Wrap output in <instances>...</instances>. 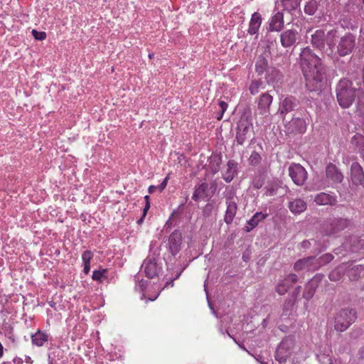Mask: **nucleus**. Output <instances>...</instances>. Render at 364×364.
<instances>
[{
	"instance_id": "f257e3e1",
	"label": "nucleus",
	"mask_w": 364,
	"mask_h": 364,
	"mask_svg": "<svg viewBox=\"0 0 364 364\" xmlns=\"http://www.w3.org/2000/svg\"><path fill=\"white\" fill-rule=\"evenodd\" d=\"M299 64L310 92L320 91L325 85L326 67L322 60L309 46L304 48L299 55Z\"/></svg>"
},
{
	"instance_id": "f03ea898",
	"label": "nucleus",
	"mask_w": 364,
	"mask_h": 364,
	"mask_svg": "<svg viewBox=\"0 0 364 364\" xmlns=\"http://www.w3.org/2000/svg\"><path fill=\"white\" fill-rule=\"evenodd\" d=\"M338 38V31L336 28H333L326 33L323 29H317L311 35L310 43L314 48L330 57L334 53Z\"/></svg>"
},
{
	"instance_id": "7ed1b4c3",
	"label": "nucleus",
	"mask_w": 364,
	"mask_h": 364,
	"mask_svg": "<svg viewBox=\"0 0 364 364\" xmlns=\"http://www.w3.org/2000/svg\"><path fill=\"white\" fill-rule=\"evenodd\" d=\"M356 89L348 80L342 79L336 86V97L339 105L343 108L349 107L355 100Z\"/></svg>"
},
{
	"instance_id": "20e7f679",
	"label": "nucleus",
	"mask_w": 364,
	"mask_h": 364,
	"mask_svg": "<svg viewBox=\"0 0 364 364\" xmlns=\"http://www.w3.org/2000/svg\"><path fill=\"white\" fill-rule=\"evenodd\" d=\"M160 251L158 248L154 249L150 246V252L144 260L141 269L148 278L153 279L158 277L162 272L161 263L159 262Z\"/></svg>"
},
{
	"instance_id": "39448f33",
	"label": "nucleus",
	"mask_w": 364,
	"mask_h": 364,
	"mask_svg": "<svg viewBox=\"0 0 364 364\" xmlns=\"http://www.w3.org/2000/svg\"><path fill=\"white\" fill-rule=\"evenodd\" d=\"M356 318L357 311L355 309H342L335 317L334 328L337 331L343 332L355 321Z\"/></svg>"
},
{
	"instance_id": "423d86ee",
	"label": "nucleus",
	"mask_w": 364,
	"mask_h": 364,
	"mask_svg": "<svg viewBox=\"0 0 364 364\" xmlns=\"http://www.w3.org/2000/svg\"><path fill=\"white\" fill-rule=\"evenodd\" d=\"M253 130L252 119L248 116L242 115L237 124L235 141L237 145H243L245 141L250 136Z\"/></svg>"
},
{
	"instance_id": "0eeeda50",
	"label": "nucleus",
	"mask_w": 364,
	"mask_h": 364,
	"mask_svg": "<svg viewBox=\"0 0 364 364\" xmlns=\"http://www.w3.org/2000/svg\"><path fill=\"white\" fill-rule=\"evenodd\" d=\"M364 249V237L353 235L347 237L341 247L334 250L336 255L343 253H356Z\"/></svg>"
},
{
	"instance_id": "6e6552de",
	"label": "nucleus",
	"mask_w": 364,
	"mask_h": 364,
	"mask_svg": "<svg viewBox=\"0 0 364 364\" xmlns=\"http://www.w3.org/2000/svg\"><path fill=\"white\" fill-rule=\"evenodd\" d=\"M294 338L291 336L285 337L279 344L275 352V359L279 363H285L291 355L294 347Z\"/></svg>"
},
{
	"instance_id": "1a4fd4ad",
	"label": "nucleus",
	"mask_w": 364,
	"mask_h": 364,
	"mask_svg": "<svg viewBox=\"0 0 364 364\" xmlns=\"http://www.w3.org/2000/svg\"><path fill=\"white\" fill-rule=\"evenodd\" d=\"M356 46V37L348 32L340 38L336 46V52L341 57H344L353 53Z\"/></svg>"
},
{
	"instance_id": "9d476101",
	"label": "nucleus",
	"mask_w": 364,
	"mask_h": 364,
	"mask_svg": "<svg viewBox=\"0 0 364 364\" xmlns=\"http://www.w3.org/2000/svg\"><path fill=\"white\" fill-rule=\"evenodd\" d=\"M350 220L347 218H338L329 219L324 226L326 235H331L345 230L349 225Z\"/></svg>"
},
{
	"instance_id": "9b49d317",
	"label": "nucleus",
	"mask_w": 364,
	"mask_h": 364,
	"mask_svg": "<svg viewBox=\"0 0 364 364\" xmlns=\"http://www.w3.org/2000/svg\"><path fill=\"white\" fill-rule=\"evenodd\" d=\"M289 175L297 186H303L308 178L306 170L299 164H292L288 168Z\"/></svg>"
},
{
	"instance_id": "f8f14e48",
	"label": "nucleus",
	"mask_w": 364,
	"mask_h": 364,
	"mask_svg": "<svg viewBox=\"0 0 364 364\" xmlns=\"http://www.w3.org/2000/svg\"><path fill=\"white\" fill-rule=\"evenodd\" d=\"M294 269L296 272L304 270L307 272H314L318 269L316 257L310 256L299 259L294 263Z\"/></svg>"
},
{
	"instance_id": "ddd939ff",
	"label": "nucleus",
	"mask_w": 364,
	"mask_h": 364,
	"mask_svg": "<svg viewBox=\"0 0 364 364\" xmlns=\"http://www.w3.org/2000/svg\"><path fill=\"white\" fill-rule=\"evenodd\" d=\"M272 101L273 97L269 92L262 94L257 101L256 112L260 115L268 116Z\"/></svg>"
},
{
	"instance_id": "4468645a",
	"label": "nucleus",
	"mask_w": 364,
	"mask_h": 364,
	"mask_svg": "<svg viewBox=\"0 0 364 364\" xmlns=\"http://www.w3.org/2000/svg\"><path fill=\"white\" fill-rule=\"evenodd\" d=\"M299 35L296 29H287L280 34V41L282 46L285 48L294 46L299 40Z\"/></svg>"
},
{
	"instance_id": "2eb2a0df",
	"label": "nucleus",
	"mask_w": 364,
	"mask_h": 364,
	"mask_svg": "<svg viewBox=\"0 0 364 364\" xmlns=\"http://www.w3.org/2000/svg\"><path fill=\"white\" fill-rule=\"evenodd\" d=\"M225 204L227 205V208L224 216V222L227 225H230L232 223L237 211V204L235 201L233 196H230L226 197Z\"/></svg>"
},
{
	"instance_id": "dca6fc26",
	"label": "nucleus",
	"mask_w": 364,
	"mask_h": 364,
	"mask_svg": "<svg viewBox=\"0 0 364 364\" xmlns=\"http://www.w3.org/2000/svg\"><path fill=\"white\" fill-rule=\"evenodd\" d=\"M286 128L291 133L302 134L306 132V122L304 119L294 116L286 125Z\"/></svg>"
},
{
	"instance_id": "f3484780",
	"label": "nucleus",
	"mask_w": 364,
	"mask_h": 364,
	"mask_svg": "<svg viewBox=\"0 0 364 364\" xmlns=\"http://www.w3.org/2000/svg\"><path fill=\"white\" fill-rule=\"evenodd\" d=\"M350 178L355 186H362L364 188V172L362 166L357 161L350 166Z\"/></svg>"
},
{
	"instance_id": "a211bd4d",
	"label": "nucleus",
	"mask_w": 364,
	"mask_h": 364,
	"mask_svg": "<svg viewBox=\"0 0 364 364\" xmlns=\"http://www.w3.org/2000/svg\"><path fill=\"white\" fill-rule=\"evenodd\" d=\"M298 281V277L295 274H289L284 279L281 281L276 287V291L279 295L285 294L290 287Z\"/></svg>"
},
{
	"instance_id": "6ab92c4d",
	"label": "nucleus",
	"mask_w": 364,
	"mask_h": 364,
	"mask_svg": "<svg viewBox=\"0 0 364 364\" xmlns=\"http://www.w3.org/2000/svg\"><path fill=\"white\" fill-rule=\"evenodd\" d=\"M182 235L179 230H174L168 238L169 250L175 256L181 250Z\"/></svg>"
},
{
	"instance_id": "aec40b11",
	"label": "nucleus",
	"mask_w": 364,
	"mask_h": 364,
	"mask_svg": "<svg viewBox=\"0 0 364 364\" xmlns=\"http://www.w3.org/2000/svg\"><path fill=\"white\" fill-rule=\"evenodd\" d=\"M210 198V196L208 190V183L203 182L198 185L195 186L194 191L192 196V199L195 201L200 200H205Z\"/></svg>"
},
{
	"instance_id": "412c9836",
	"label": "nucleus",
	"mask_w": 364,
	"mask_h": 364,
	"mask_svg": "<svg viewBox=\"0 0 364 364\" xmlns=\"http://www.w3.org/2000/svg\"><path fill=\"white\" fill-rule=\"evenodd\" d=\"M326 178L334 183H340L343 181V175L336 165L330 163L326 168Z\"/></svg>"
},
{
	"instance_id": "4be33fe9",
	"label": "nucleus",
	"mask_w": 364,
	"mask_h": 364,
	"mask_svg": "<svg viewBox=\"0 0 364 364\" xmlns=\"http://www.w3.org/2000/svg\"><path fill=\"white\" fill-rule=\"evenodd\" d=\"M314 201L318 205H335L337 203L336 196L326 193H319L314 196Z\"/></svg>"
},
{
	"instance_id": "5701e85b",
	"label": "nucleus",
	"mask_w": 364,
	"mask_h": 364,
	"mask_svg": "<svg viewBox=\"0 0 364 364\" xmlns=\"http://www.w3.org/2000/svg\"><path fill=\"white\" fill-rule=\"evenodd\" d=\"M297 106V101L292 96H287L282 100L279 105V110L281 114H286L293 111Z\"/></svg>"
},
{
	"instance_id": "b1692460",
	"label": "nucleus",
	"mask_w": 364,
	"mask_h": 364,
	"mask_svg": "<svg viewBox=\"0 0 364 364\" xmlns=\"http://www.w3.org/2000/svg\"><path fill=\"white\" fill-rule=\"evenodd\" d=\"M227 166V170L223 173V178L225 182L230 183L237 174L238 164L234 160H229Z\"/></svg>"
},
{
	"instance_id": "393cba45",
	"label": "nucleus",
	"mask_w": 364,
	"mask_h": 364,
	"mask_svg": "<svg viewBox=\"0 0 364 364\" xmlns=\"http://www.w3.org/2000/svg\"><path fill=\"white\" fill-rule=\"evenodd\" d=\"M267 213L262 212H257L254 215L247 221V225L244 228V230L247 232H251L255 228L260 222L263 221L267 217Z\"/></svg>"
},
{
	"instance_id": "a878e982",
	"label": "nucleus",
	"mask_w": 364,
	"mask_h": 364,
	"mask_svg": "<svg viewBox=\"0 0 364 364\" xmlns=\"http://www.w3.org/2000/svg\"><path fill=\"white\" fill-rule=\"evenodd\" d=\"M284 14L282 11H277L272 17L269 23L271 31H280L284 27Z\"/></svg>"
},
{
	"instance_id": "bb28decb",
	"label": "nucleus",
	"mask_w": 364,
	"mask_h": 364,
	"mask_svg": "<svg viewBox=\"0 0 364 364\" xmlns=\"http://www.w3.org/2000/svg\"><path fill=\"white\" fill-rule=\"evenodd\" d=\"M288 207L294 214H300L304 212L307 207L306 203L300 198H296L289 203Z\"/></svg>"
},
{
	"instance_id": "cd10ccee",
	"label": "nucleus",
	"mask_w": 364,
	"mask_h": 364,
	"mask_svg": "<svg viewBox=\"0 0 364 364\" xmlns=\"http://www.w3.org/2000/svg\"><path fill=\"white\" fill-rule=\"evenodd\" d=\"M262 23V17L261 15L255 12L252 18L250 19V23H249V28L247 30L248 33L250 35H254L257 33L258 30L261 26Z\"/></svg>"
},
{
	"instance_id": "c85d7f7f",
	"label": "nucleus",
	"mask_w": 364,
	"mask_h": 364,
	"mask_svg": "<svg viewBox=\"0 0 364 364\" xmlns=\"http://www.w3.org/2000/svg\"><path fill=\"white\" fill-rule=\"evenodd\" d=\"M48 340V335L41 330H38L35 333L31 335V341L33 345L38 347L43 346Z\"/></svg>"
},
{
	"instance_id": "c756f323",
	"label": "nucleus",
	"mask_w": 364,
	"mask_h": 364,
	"mask_svg": "<svg viewBox=\"0 0 364 364\" xmlns=\"http://www.w3.org/2000/svg\"><path fill=\"white\" fill-rule=\"evenodd\" d=\"M282 78V74L281 72L274 67H270L266 72L265 79L268 83L277 82Z\"/></svg>"
},
{
	"instance_id": "7c9ffc66",
	"label": "nucleus",
	"mask_w": 364,
	"mask_h": 364,
	"mask_svg": "<svg viewBox=\"0 0 364 364\" xmlns=\"http://www.w3.org/2000/svg\"><path fill=\"white\" fill-rule=\"evenodd\" d=\"M346 269L345 264L339 265L328 274V279L332 282L339 281L343 277Z\"/></svg>"
},
{
	"instance_id": "2f4dec72",
	"label": "nucleus",
	"mask_w": 364,
	"mask_h": 364,
	"mask_svg": "<svg viewBox=\"0 0 364 364\" xmlns=\"http://www.w3.org/2000/svg\"><path fill=\"white\" fill-rule=\"evenodd\" d=\"M209 168L213 174L217 173L222 163V156L220 155H214L209 158Z\"/></svg>"
},
{
	"instance_id": "473e14b6",
	"label": "nucleus",
	"mask_w": 364,
	"mask_h": 364,
	"mask_svg": "<svg viewBox=\"0 0 364 364\" xmlns=\"http://www.w3.org/2000/svg\"><path fill=\"white\" fill-rule=\"evenodd\" d=\"M269 68L267 59L262 55L259 56L255 64V70L258 75L266 73Z\"/></svg>"
},
{
	"instance_id": "72a5a7b5",
	"label": "nucleus",
	"mask_w": 364,
	"mask_h": 364,
	"mask_svg": "<svg viewBox=\"0 0 364 364\" xmlns=\"http://www.w3.org/2000/svg\"><path fill=\"white\" fill-rule=\"evenodd\" d=\"M364 272V265H355L349 269L347 274L351 281H357L360 274Z\"/></svg>"
},
{
	"instance_id": "f704fd0d",
	"label": "nucleus",
	"mask_w": 364,
	"mask_h": 364,
	"mask_svg": "<svg viewBox=\"0 0 364 364\" xmlns=\"http://www.w3.org/2000/svg\"><path fill=\"white\" fill-rule=\"evenodd\" d=\"M265 85L264 82L261 79H255L252 80L249 90L252 95H255L259 92L261 90H264Z\"/></svg>"
},
{
	"instance_id": "c9c22d12",
	"label": "nucleus",
	"mask_w": 364,
	"mask_h": 364,
	"mask_svg": "<svg viewBox=\"0 0 364 364\" xmlns=\"http://www.w3.org/2000/svg\"><path fill=\"white\" fill-rule=\"evenodd\" d=\"M284 10L291 12L296 10L300 5V0H281Z\"/></svg>"
},
{
	"instance_id": "e433bc0d",
	"label": "nucleus",
	"mask_w": 364,
	"mask_h": 364,
	"mask_svg": "<svg viewBox=\"0 0 364 364\" xmlns=\"http://www.w3.org/2000/svg\"><path fill=\"white\" fill-rule=\"evenodd\" d=\"M295 304V297H291L284 301L283 306V312L286 316H289L291 314Z\"/></svg>"
},
{
	"instance_id": "4c0bfd02",
	"label": "nucleus",
	"mask_w": 364,
	"mask_h": 364,
	"mask_svg": "<svg viewBox=\"0 0 364 364\" xmlns=\"http://www.w3.org/2000/svg\"><path fill=\"white\" fill-rule=\"evenodd\" d=\"M316 259L318 264V269H319L321 267L326 265L331 262L333 259V256L330 253H326L319 257H316Z\"/></svg>"
},
{
	"instance_id": "58836bf2",
	"label": "nucleus",
	"mask_w": 364,
	"mask_h": 364,
	"mask_svg": "<svg viewBox=\"0 0 364 364\" xmlns=\"http://www.w3.org/2000/svg\"><path fill=\"white\" fill-rule=\"evenodd\" d=\"M107 269H102L100 270H95L92 272V278L95 281L102 282L104 279H107Z\"/></svg>"
},
{
	"instance_id": "ea45409f",
	"label": "nucleus",
	"mask_w": 364,
	"mask_h": 364,
	"mask_svg": "<svg viewBox=\"0 0 364 364\" xmlns=\"http://www.w3.org/2000/svg\"><path fill=\"white\" fill-rule=\"evenodd\" d=\"M318 9L317 3L316 1L312 0L306 3L304 6V12L310 16L314 15Z\"/></svg>"
},
{
	"instance_id": "a19ab883",
	"label": "nucleus",
	"mask_w": 364,
	"mask_h": 364,
	"mask_svg": "<svg viewBox=\"0 0 364 364\" xmlns=\"http://www.w3.org/2000/svg\"><path fill=\"white\" fill-rule=\"evenodd\" d=\"M324 275L322 274H316L312 279H311L308 282L307 285L308 287H312L314 289H317L319 284L323 279Z\"/></svg>"
},
{
	"instance_id": "79ce46f5",
	"label": "nucleus",
	"mask_w": 364,
	"mask_h": 364,
	"mask_svg": "<svg viewBox=\"0 0 364 364\" xmlns=\"http://www.w3.org/2000/svg\"><path fill=\"white\" fill-rule=\"evenodd\" d=\"M248 160L250 165L257 166L262 161V156L257 151H253Z\"/></svg>"
},
{
	"instance_id": "37998d69",
	"label": "nucleus",
	"mask_w": 364,
	"mask_h": 364,
	"mask_svg": "<svg viewBox=\"0 0 364 364\" xmlns=\"http://www.w3.org/2000/svg\"><path fill=\"white\" fill-rule=\"evenodd\" d=\"M316 290V289L313 288L312 287H308L306 284L305 285V289L303 293V297L307 301H309L314 296Z\"/></svg>"
},
{
	"instance_id": "c03bdc74",
	"label": "nucleus",
	"mask_w": 364,
	"mask_h": 364,
	"mask_svg": "<svg viewBox=\"0 0 364 364\" xmlns=\"http://www.w3.org/2000/svg\"><path fill=\"white\" fill-rule=\"evenodd\" d=\"M93 257V253L90 250H86L82 254L83 264H90V260Z\"/></svg>"
},
{
	"instance_id": "a18cd8bd",
	"label": "nucleus",
	"mask_w": 364,
	"mask_h": 364,
	"mask_svg": "<svg viewBox=\"0 0 364 364\" xmlns=\"http://www.w3.org/2000/svg\"><path fill=\"white\" fill-rule=\"evenodd\" d=\"M32 35L36 40L43 41L46 38V33L44 31H38L35 29L32 30Z\"/></svg>"
},
{
	"instance_id": "49530a36",
	"label": "nucleus",
	"mask_w": 364,
	"mask_h": 364,
	"mask_svg": "<svg viewBox=\"0 0 364 364\" xmlns=\"http://www.w3.org/2000/svg\"><path fill=\"white\" fill-rule=\"evenodd\" d=\"M218 189V183L216 180H213L210 181V183H208V190L210 196V198L215 193L216 191Z\"/></svg>"
},
{
	"instance_id": "de8ad7c7",
	"label": "nucleus",
	"mask_w": 364,
	"mask_h": 364,
	"mask_svg": "<svg viewBox=\"0 0 364 364\" xmlns=\"http://www.w3.org/2000/svg\"><path fill=\"white\" fill-rule=\"evenodd\" d=\"M213 210V205L211 203H207L203 210V215L205 218L209 217Z\"/></svg>"
},
{
	"instance_id": "09e8293b",
	"label": "nucleus",
	"mask_w": 364,
	"mask_h": 364,
	"mask_svg": "<svg viewBox=\"0 0 364 364\" xmlns=\"http://www.w3.org/2000/svg\"><path fill=\"white\" fill-rule=\"evenodd\" d=\"M218 105L221 109V114L220 116L218 117V119H220L223 117V113L225 112V110L227 109L228 105V103L225 102V101H222V100H220L219 102H218Z\"/></svg>"
},
{
	"instance_id": "8fccbe9b",
	"label": "nucleus",
	"mask_w": 364,
	"mask_h": 364,
	"mask_svg": "<svg viewBox=\"0 0 364 364\" xmlns=\"http://www.w3.org/2000/svg\"><path fill=\"white\" fill-rule=\"evenodd\" d=\"M168 176H166L164 181L161 183L160 185L158 186L159 191L162 192L166 187L168 181Z\"/></svg>"
},
{
	"instance_id": "3c124183",
	"label": "nucleus",
	"mask_w": 364,
	"mask_h": 364,
	"mask_svg": "<svg viewBox=\"0 0 364 364\" xmlns=\"http://www.w3.org/2000/svg\"><path fill=\"white\" fill-rule=\"evenodd\" d=\"M265 189H266L265 194L267 196H273L276 194V189L273 186H271L269 188L266 187Z\"/></svg>"
},
{
	"instance_id": "603ef678",
	"label": "nucleus",
	"mask_w": 364,
	"mask_h": 364,
	"mask_svg": "<svg viewBox=\"0 0 364 364\" xmlns=\"http://www.w3.org/2000/svg\"><path fill=\"white\" fill-rule=\"evenodd\" d=\"M264 182L262 180H257L253 182L252 186L255 189H259L262 187Z\"/></svg>"
},
{
	"instance_id": "864d4df0",
	"label": "nucleus",
	"mask_w": 364,
	"mask_h": 364,
	"mask_svg": "<svg viewBox=\"0 0 364 364\" xmlns=\"http://www.w3.org/2000/svg\"><path fill=\"white\" fill-rule=\"evenodd\" d=\"M180 275H181V273H178V274L176 276V277H175L174 279H171L170 281H167V282H166L165 287H164V288L167 287H168L169 285H170L171 287H173V285H174V282H173V281H174L175 279H178V278L179 277V276H180Z\"/></svg>"
},
{
	"instance_id": "5fc2aeb1",
	"label": "nucleus",
	"mask_w": 364,
	"mask_h": 364,
	"mask_svg": "<svg viewBox=\"0 0 364 364\" xmlns=\"http://www.w3.org/2000/svg\"><path fill=\"white\" fill-rule=\"evenodd\" d=\"M301 289V286H297L295 288L294 291H293L291 297H295V299L296 300V297L299 294Z\"/></svg>"
},
{
	"instance_id": "6e6d98bb",
	"label": "nucleus",
	"mask_w": 364,
	"mask_h": 364,
	"mask_svg": "<svg viewBox=\"0 0 364 364\" xmlns=\"http://www.w3.org/2000/svg\"><path fill=\"white\" fill-rule=\"evenodd\" d=\"M301 246L302 248L304 249H308L311 246V242L310 240H304L301 243Z\"/></svg>"
},
{
	"instance_id": "4d7b16f0",
	"label": "nucleus",
	"mask_w": 364,
	"mask_h": 364,
	"mask_svg": "<svg viewBox=\"0 0 364 364\" xmlns=\"http://www.w3.org/2000/svg\"><path fill=\"white\" fill-rule=\"evenodd\" d=\"M150 208V202L149 201H147V203H145V206L144 208V210H143V217H145L146 215V213L147 211L149 210V209Z\"/></svg>"
},
{
	"instance_id": "13d9d810",
	"label": "nucleus",
	"mask_w": 364,
	"mask_h": 364,
	"mask_svg": "<svg viewBox=\"0 0 364 364\" xmlns=\"http://www.w3.org/2000/svg\"><path fill=\"white\" fill-rule=\"evenodd\" d=\"M156 190L159 191L158 186H150L148 188L149 193H154Z\"/></svg>"
},
{
	"instance_id": "bf43d9fd",
	"label": "nucleus",
	"mask_w": 364,
	"mask_h": 364,
	"mask_svg": "<svg viewBox=\"0 0 364 364\" xmlns=\"http://www.w3.org/2000/svg\"><path fill=\"white\" fill-rule=\"evenodd\" d=\"M90 271V264H84L83 272L87 274Z\"/></svg>"
},
{
	"instance_id": "052dcab7",
	"label": "nucleus",
	"mask_w": 364,
	"mask_h": 364,
	"mask_svg": "<svg viewBox=\"0 0 364 364\" xmlns=\"http://www.w3.org/2000/svg\"><path fill=\"white\" fill-rule=\"evenodd\" d=\"M359 358L364 360V346H362L358 350Z\"/></svg>"
},
{
	"instance_id": "680f3d73",
	"label": "nucleus",
	"mask_w": 364,
	"mask_h": 364,
	"mask_svg": "<svg viewBox=\"0 0 364 364\" xmlns=\"http://www.w3.org/2000/svg\"><path fill=\"white\" fill-rule=\"evenodd\" d=\"M250 259V255L248 252H244L242 255V259L245 262H247Z\"/></svg>"
},
{
	"instance_id": "e2e57ef3",
	"label": "nucleus",
	"mask_w": 364,
	"mask_h": 364,
	"mask_svg": "<svg viewBox=\"0 0 364 364\" xmlns=\"http://www.w3.org/2000/svg\"><path fill=\"white\" fill-rule=\"evenodd\" d=\"M13 362L14 364H23V360L20 358H14Z\"/></svg>"
},
{
	"instance_id": "0e129e2a",
	"label": "nucleus",
	"mask_w": 364,
	"mask_h": 364,
	"mask_svg": "<svg viewBox=\"0 0 364 364\" xmlns=\"http://www.w3.org/2000/svg\"><path fill=\"white\" fill-rule=\"evenodd\" d=\"M4 355V347L2 344L0 343V358H1Z\"/></svg>"
},
{
	"instance_id": "69168bd1",
	"label": "nucleus",
	"mask_w": 364,
	"mask_h": 364,
	"mask_svg": "<svg viewBox=\"0 0 364 364\" xmlns=\"http://www.w3.org/2000/svg\"><path fill=\"white\" fill-rule=\"evenodd\" d=\"M144 218H145V217H143V215H142V216L141 217V218L138 220L137 223H138V224H141V223H143V221H144Z\"/></svg>"
},
{
	"instance_id": "338daca9",
	"label": "nucleus",
	"mask_w": 364,
	"mask_h": 364,
	"mask_svg": "<svg viewBox=\"0 0 364 364\" xmlns=\"http://www.w3.org/2000/svg\"><path fill=\"white\" fill-rule=\"evenodd\" d=\"M139 287H140L141 289V290H143V288L145 287L144 282H142V281H141V282L139 283Z\"/></svg>"
},
{
	"instance_id": "774afa93",
	"label": "nucleus",
	"mask_w": 364,
	"mask_h": 364,
	"mask_svg": "<svg viewBox=\"0 0 364 364\" xmlns=\"http://www.w3.org/2000/svg\"><path fill=\"white\" fill-rule=\"evenodd\" d=\"M149 196H145L144 197V200H145V203H147V201H149Z\"/></svg>"
}]
</instances>
